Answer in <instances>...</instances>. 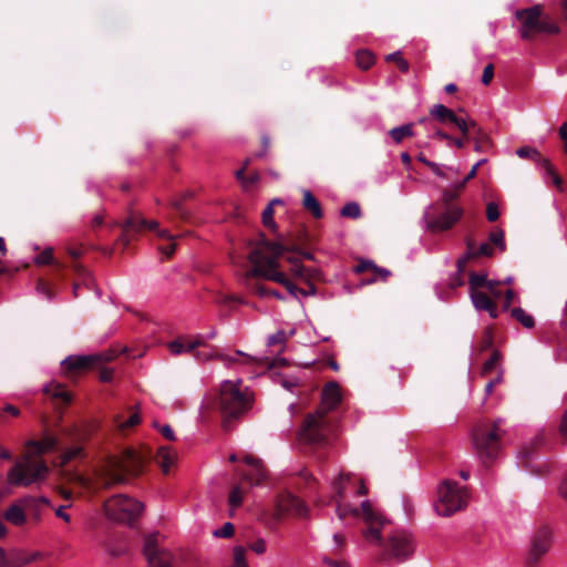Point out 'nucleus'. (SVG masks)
Wrapping results in <instances>:
<instances>
[{
    "instance_id": "nucleus-34",
    "label": "nucleus",
    "mask_w": 567,
    "mask_h": 567,
    "mask_svg": "<svg viewBox=\"0 0 567 567\" xmlns=\"http://www.w3.org/2000/svg\"><path fill=\"white\" fill-rule=\"evenodd\" d=\"M511 316L515 318L524 328L532 329L535 326L533 316L528 315L522 308H513L511 310Z\"/></svg>"
},
{
    "instance_id": "nucleus-35",
    "label": "nucleus",
    "mask_w": 567,
    "mask_h": 567,
    "mask_svg": "<svg viewBox=\"0 0 567 567\" xmlns=\"http://www.w3.org/2000/svg\"><path fill=\"white\" fill-rule=\"evenodd\" d=\"M357 65L362 70H368L374 64V56L368 50H359L355 54Z\"/></svg>"
},
{
    "instance_id": "nucleus-60",
    "label": "nucleus",
    "mask_w": 567,
    "mask_h": 567,
    "mask_svg": "<svg viewBox=\"0 0 567 567\" xmlns=\"http://www.w3.org/2000/svg\"><path fill=\"white\" fill-rule=\"evenodd\" d=\"M456 197V193H453L451 190H444L442 194V198L440 203H436V205H454L452 200Z\"/></svg>"
},
{
    "instance_id": "nucleus-22",
    "label": "nucleus",
    "mask_w": 567,
    "mask_h": 567,
    "mask_svg": "<svg viewBox=\"0 0 567 567\" xmlns=\"http://www.w3.org/2000/svg\"><path fill=\"white\" fill-rule=\"evenodd\" d=\"M21 504H23L27 515L29 514L34 520L38 522L41 518L42 507L49 504V499L44 496H25L21 497Z\"/></svg>"
},
{
    "instance_id": "nucleus-40",
    "label": "nucleus",
    "mask_w": 567,
    "mask_h": 567,
    "mask_svg": "<svg viewBox=\"0 0 567 567\" xmlns=\"http://www.w3.org/2000/svg\"><path fill=\"white\" fill-rule=\"evenodd\" d=\"M340 214L342 217L357 219L361 216V208L358 203L350 202L342 207Z\"/></svg>"
},
{
    "instance_id": "nucleus-62",
    "label": "nucleus",
    "mask_w": 567,
    "mask_h": 567,
    "mask_svg": "<svg viewBox=\"0 0 567 567\" xmlns=\"http://www.w3.org/2000/svg\"><path fill=\"white\" fill-rule=\"evenodd\" d=\"M250 549L256 554H264L266 551V542L264 539H257L250 545Z\"/></svg>"
},
{
    "instance_id": "nucleus-46",
    "label": "nucleus",
    "mask_w": 567,
    "mask_h": 567,
    "mask_svg": "<svg viewBox=\"0 0 567 567\" xmlns=\"http://www.w3.org/2000/svg\"><path fill=\"white\" fill-rule=\"evenodd\" d=\"M243 491L239 486H235L229 493V504L233 508H237L243 503Z\"/></svg>"
},
{
    "instance_id": "nucleus-13",
    "label": "nucleus",
    "mask_w": 567,
    "mask_h": 567,
    "mask_svg": "<svg viewBox=\"0 0 567 567\" xmlns=\"http://www.w3.org/2000/svg\"><path fill=\"white\" fill-rule=\"evenodd\" d=\"M158 533H153L144 538L143 554L147 560L148 567H174L173 554L159 547Z\"/></svg>"
},
{
    "instance_id": "nucleus-63",
    "label": "nucleus",
    "mask_w": 567,
    "mask_h": 567,
    "mask_svg": "<svg viewBox=\"0 0 567 567\" xmlns=\"http://www.w3.org/2000/svg\"><path fill=\"white\" fill-rule=\"evenodd\" d=\"M323 564L330 567H350L348 561L340 559V560H333L331 558H323Z\"/></svg>"
},
{
    "instance_id": "nucleus-61",
    "label": "nucleus",
    "mask_w": 567,
    "mask_h": 567,
    "mask_svg": "<svg viewBox=\"0 0 567 567\" xmlns=\"http://www.w3.org/2000/svg\"><path fill=\"white\" fill-rule=\"evenodd\" d=\"M559 433L561 437L567 442V409L561 415L560 424H559Z\"/></svg>"
},
{
    "instance_id": "nucleus-11",
    "label": "nucleus",
    "mask_w": 567,
    "mask_h": 567,
    "mask_svg": "<svg viewBox=\"0 0 567 567\" xmlns=\"http://www.w3.org/2000/svg\"><path fill=\"white\" fill-rule=\"evenodd\" d=\"M463 209L457 205H430L424 212L426 228L441 233L452 228L462 217Z\"/></svg>"
},
{
    "instance_id": "nucleus-42",
    "label": "nucleus",
    "mask_w": 567,
    "mask_h": 567,
    "mask_svg": "<svg viewBox=\"0 0 567 567\" xmlns=\"http://www.w3.org/2000/svg\"><path fill=\"white\" fill-rule=\"evenodd\" d=\"M488 240L491 244L495 245L501 251L505 250L506 245L504 241V231L501 228L492 230L488 235Z\"/></svg>"
},
{
    "instance_id": "nucleus-28",
    "label": "nucleus",
    "mask_w": 567,
    "mask_h": 567,
    "mask_svg": "<svg viewBox=\"0 0 567 567\" xmlns=\"http://www.w3.org/2000/svg\"><path fill=\"white\" fill-rule=\"evenodd\" d=\"M217 358L221 362H224L226 365H230V364H235V363L251 365L258 361L255 357L246 354L239 350L233 354H219Z\"/></svg>"
},
{
    "instance_id": "nucleus-24",
    "label": "nucleus",
    "mask_w": 567,
    "mask_h": 567,
    "mask_svg": "<svg viewBox=\"0 0 567 567\" xmlns=\"http://www.w3.org/2000/svg\"><path fill=\"white\" fill-rule=\"evenodd\" d=\"M3 517L7 522L14 526H22L27 522V513L21 504V498L11 504L6 512L3 513Z\"/></svg>"
},
{
    "instance_id": "nucleus-38",
    "label": "nucleus",
    "mask_w": 567,
    "mask_h": 567,
    "mask_svg": "<svg viewBox=\"0 0 567 567\" xmlns=\"http://www.w3.org/2000/svg\"><path fill=\"white\" fill-rule=\"evenodd\" d=\"M543 434H538L536 435L529 446H523L519 451H518V457L522 458V460H527L532 456V453L535 449H537L542 442H543Z\"/></svg>"
},
{
    "instance_id": "nucleus-49",
    "label": "nucleus",
    "mask_w": 567,
    "mask_h": 567,
    "mask_svg": "<svg viewBox=\"0 0 567 567\" xmlns=\"http://www.w3.org/2000/svg\"><path fill=\"white\" fill-rule=\"evenodd\" d=\"M82 454L81 446H72L68 449L62 455V464H66L68 462L79 457Z\"/></svg>"
},
{
    "instance_id": "nucleus-16",
    "label": "nucleus",
    "mask_w": 567,
    "mask_h": 567,
    "mask_svg": "<svg viewBox=\"0 0 567 567\" xmlns=\"http://www.w3.org/2000/svg\"><path fill=\"white\" fill-rule=\"evenodd\" d=\"M341 401L340 386L337 382H328L322 390L321 405L318 410H323L324 413H329Z\"/></svg>"
},
{
    "instance_id": "nucleus-50",
    "label": "nucleus",
    "mask_w": 567,
    "mask_h": 567,
    "mask_svg": "<svg viewBox=\"0 0 567 567\" xmlns=\"http://www.w3.org/2000/svg\"><path fill=\"white\" fill-rule=\"evenodd\" d=\"M116 350H107L101 353L92 354V357H95V364L102 363V362H110L114 360L117 357Z\"/></svg>"
},
{
    "instance_id": "nucleus-36",
    "label": "nucleus",
    "mask_w": 567,
    "mask_h": 567,
    "mask_svg": "<svg viewBox=\"0 0 567 567\" xmlns=\"http://www.w3.org/2000/svg\"><path fill=\"white\" fill-rule=\"evenodd\" d=\"M452 110L446 107L443 104H435L430 110V115L440 122L441 124H446V118H449V115H451Z\"/></svg>"
},
{
    "instance_id": "nucleus-2",
    "label": "nucleus",
    "mask_w": 567,
    "mask_h": 567,
    "mask_svg": "<svg viewBox=\"0 0 567 567\" xmlns=\"http://www.w3.org/2000/svg\"><path fill=\"white\" fill-rule=\"evenodd\" d=\"M350 481V475L340 474L339 478L334 482L333 488L336 492V504L338 517L343 520L348 517L362 518L367 527L362 530L363 538L371 545L381 544V530L390 524L370 501H363L360 507L352 506L347 503L343 489L346 484Z\"/></svg>"
},
{
    "instance_id": "nucleus-39",
    "label": "nucleus",
    "mask_w": 567,
    "mask_h": 567,
    "mask_svg": "<svg viewBox=\"0 0 567 567\" xmlns=\"http://www.w3.org/2000/svg\"><path fill=\"white\" fill-rule=\"evenodd\" d=\"M251 278L252 277L247 278V274L245 275L246 286L250 289V291L260 298L270 297L271 289L267 288L265 285L260 282H249Z\"/></svg>"
},
{
    "instance_id": "nucleus-21",
    "label": "nucleus",
    "mask_w": 567,
    "mask_h": 567,
    "mask_svg": "<svg viewBox=\"0 0 567 567\" xmlns=\"http://www.w3.org/2000/svg\"><path fill=\"white\" fill-rule=\"evenodd\" d=\"M42 558L41 551L13 549L8 553V567H23Z\"/></svg>"
},
{
    "instance_id": "nucleus-55",
    "label": "nucleus",
    "mask_w": 567,
    "mask_h": 567,
    "mask_svg": "<svg viewBox=\"0 0 567 567\" xmlns=\"http://www.w3.org/2000/svg\"><path fill=\"white\" fill-rule=\"evenodd\" d=\"M154 426L158 429L161 434L166 440H168V441H175L176 440L175 433H174L173 429L171 427V425H168V424L158 425L157 423H154Z\"/></svg>"
},
{
    "instance_id": "nucleus-59",
    "label": "nucleus",
    "mask_w": 567,
    "mask_h": 567,
    "mask_svg": "<svg viewBox=\"0 0 567 567\" xmlns=\"http://www.w3.org/2000/svg\"><path fill=\"white\" fill-rule=\"evenodd\" d=\"M493 76H494V66H493V64L489 63L484 68L483 75H482V83L485 85L489 84Z\"/></svg>"
},
{
    "instance_id": "nucleus-20",
    "label": "nucleus",
    "mask_w": 567,
    "mask_h": 567,
    "mask_svg": "<svg viewBox=\"0 0 567 567\" xmlns=\"http://www.w3.org/2000/svg\"><path fill=\"white\" fill-rule=\"evenodd\" d=\"M467 251L457 260V266L462 269L465 264L471 259L480 256L491 257L494 254V248L492 244L483 243L475 249V243L472 239L466 240Z\"/></svg>"
},
{
    "instance_id": "nucleus-37",
    "label": "nucleus",
    "mask_w": 567,
    "mask_h": 567,
    "mask_svg": "<svg viewBox=\"0 0 567 567\" xmlns=\"http://www.w3.org/2000/svg\"><path fill=\"white\" fill-rule=\"evenodd\" d=\"M488 279L486 277V275H482V274H471L470 276V280H468V284H470V293L473 292V291H482L481 288H485L488 284Z\"/></svg>"
},
{
    "instance_id": "nucleus-27",
    "label": "nucleus",
    "mask_w": 567,
    "mask_h": 567,
    "mask_svg": "<svg viewBox=\"0 0 567 567\" xmlns=\"http://www.w3.org/2000/svg\"><path fill=\"white\" fill-rule=\"evenodd\" d=\"M158 224L155 220L147 221L141 216L131 215L125 223V229L133 231H141L144 228H148L151 230L157 229Z\"/></svg>"
},
{
    "instance_id": "nucleus-9",
    "label": "nucleus",
    "mask_w": 567,
    "mask_h": 567,
    "mask_svg": "<svg viewBox=\"0 0 567 567\" xmlns=\"http://www.w3.org/2000/svg\"><path fill=\"white\" fill-rule=\"evenodd\" d=\"M437 495L434 508L440 516H451L467 505V491L450 480L442 482Z\"/></svg>"
},
{
    "instance_id": "nucleus-14",
    "label": "nucleus",
    "mask_w": 567,
    "mask_h": 567,
    "mask_svg": "<svg viewBox=\"0 0 567 567\" xmlns=\"http://www.w3.org/2000/svg\"><path fill=\"white\" fill-rule=\"evenodd\" d=\"M551 530L549 527L539 528L532 537L530 548L527 555V565L535 566L545 556L551 546Z\"/></svg>"
},
{
    "instance_id": "nucleus-33",
    "label": "nucleus",
    "mask_w": 567,
    "mask_h": 567,
    "mask_svg": "<svg viewBox=\"0 0 567 567\" xmlns=\"http://www.w3.org/2000/svg\"><path fill=\"white\" fill-rule=\"evenodd\" d=\"M389 134L392 137V140L396 144H399L404 138L413 136V124L410 123L402 126L393 127L392 130H390Z\"/></svg>"
},
{
    "instance_id": "nucleus-58",
    "label": "nucleus",
    "mask_w": 567,
    "mask_h": 567,
    "mask_svg": "<svg viewBox=\"0 0 567 567\" xmlns=\"http://www.w3.org/2000/svg\"><path fill=\"white\" fill-rule=\"evenodd\" d=\"M378 269V266H375L371 260H361L354 268L355 272L361 274L368 270Z\"/></svg>"
},
{
    "instance_id": "nucleus-18",
    "label": "nucleus",
    "mask_w": 567,
    "mask_h": 567,
    "mask_svg": "<svg viewBox=\"0 0 567 567\" xmlns=\"http://www.w3.org/2000/svg\"><path fill=\"white\" fill-rule=\"evenodd\" d=\"M473 306L478 311H486L492 319L498 317V310L495 300L485 291L471 292Z\"/></svg>"
},
{
    "instance_id": "nucleus-3",
    "label": "nucleus",
    "mask_w": 567,
    "mask_h": 567,
    "mask_svg": "<svg viewBox=\"0 0 567 567\" xmlns=\"http://www.w3.org/2000/svg\"><path fill=\"white\" fill-rule=\"evenodd\" d=\"M56 445V437L50 434H45L41 441H28L27 447L29 451L8 472L9 485L30 486L44 480L49 468L44 461L37 460L34 456L48 453L54 450Z\"/></svg>"
},
{
    "instance_id": "nucleus-25",
    "label": "nucleus",
    "mask_w": 567,
    "mask_h": 567,
    "mask_svg": "<svg viewBox=\"0 0 567 567\" xmlns=\"http://www.w3.org/2000/svg\"><path fill=\"white\" fill-rule=\"evenodd\" d=\"M203 344L200 337L194 339H176L168 343V349L174 355L194 351L197 347Z\"/></svg>"
},
{
    "instance_id": "nucleus-7",
    "label": "nucleus",
    "mask_w": 567,
    "mask_h": 567,
    "mask_svg": "<svg viewBox=\"0 0 567 567\" xmlns=\"http://www.w3.org/2000/svg\"><path fill=\"white\" fill-rule=\"evenodd\" d=\"M515 18L520 22L519 34L524 40H530L537 33L557 34L559 32V27L544 16L539 4L517 10Z\"/></svg>"
},
{
    "instance_id": "nucleus-57",
    "label": "nucleus",
    "mask_w": 567,
    "mask_h": 567,
    "mask_svg": "<svg viewBox=\"0 0 567 567\" xmlns=\"http://www.w3.org/2000/svg\"><path fill=\"white\" fill-rule=\"evenodd\" d=\"M498 281L489 280L487 286L485 287L486 291L493 299H498L501 297V291L497 288Z\"/></svg>"
},
{
    "instance_id": "nucleus-54",
    "label": "nucleus",
    "mask_w": 567,
    "mask_h": 567,
    "mask_svg": "<svg viewBox=\"0 0 567 567\" xmlns=\"http://www.w3.org/2000/svg\"><path fill=\"white\" fill-rule=\"evenodd\" d=\"M285 342H286V333H285V331L279 330L276 333L269 336L267 344L276 346V344H284Z\"/></svg>"
},
{
    "instance_id": "nucleus-52",
    "label": "nucleus",
    "mask_w": 567,
    "mask_h": 567,
    "mask_svg": "<svg viewBox=\"0 0 567 567\" xmlns=\"http://www.w3.org/2000/svg\"><path fill=\"white\" fill-rule=\"evenodd\" d=\"M484 163H486V158H482L480 159L473 167L472 169L468 172V174L465 176V178L456 186V189L460 190L462 189L465 184L475 177L476 173H477V169L481 165H483Z\"/></svg>"
},
{
    "instance_id": "nucleus-41",
    "label": "nucleus",
    "mask_w": 567,
    "mask_h": 567,
    "mask_svg": "<svg viewBox=\"0 0 567 567\" xmlns=\"http://www.w3.org/2000/svg\"><path fill=\"white\" fill-rule=\"evenodd\" d=\"M501 359H502L501 352L497 350H494L492 355L489 357V359L484 362L483 368H482V374L486 375V374L491 373L496 368V365L499 363Z\"/></svg>"
},
{
    "instance_id": "nucleus-6",
    "label": "nucleus",
    "mask_w": 567,
    "mask_h": 567,
    "mask_svg": "<svg viewBox=\"0 0 567 567\" xmlns=\"http://www.w3.org/2000/svg\"><path fill=\"white\" fill-rule=\"evenodd\" d=\"M503 420L483 422L472 431V443L477 456L485 463L497 457L506 431L502 427Z\"/></svg>"
},
{
    "instance_id": "nucleus-30",
    "label": "nucleus",
    "mask_w": 567,
    "mask_h": 567,
    "mask_svg": "<svg viewBox=\"0 0 567 567\" xmlns=\"http://www.w3.org/2000/svg\"><path fill=\"white\" fill-rule=\"evenodd\" d=\"M446 124L457 127L465 137L468 135L470 130L476 126L474 121L457 116L454 111H452L449 118H446Z\"/></svg>"
},
{
    "instance_id": "nucleus-53",
    "label": "nucleus",
    "mask_w": 567,
    "mask_h": 567,
    "mask_svg": "<svg viewBox=\"0 0 567 567\" xmlns=\"http://www.w3.org/2000/svg\"><path fill=\"white\" fill-rule=\"evenodd\" d=\"M234 534V525L229 522L225 523L221 528L214 530L213 535L219 538H227Z\"/></svg>"
},
{
    "instance_id": "nucleus-15",
    "label": "nucleus",
    "mask_w": 567,
    "mask_h": 567,
    "mask_svg": "<svg viewBox=\"0 0 567 567\" xmlns=\"http://www.w3.org/2000/svg\"><path fill=\"white\" fill-rule=\"evenodd\" d=\"M280 240H287L290 245L297 246V250L293 252L298 255L288 256L286 257V260L290 264V272L292 274L293 277L301 279L303 281H309V279H311L312 277L311 270L306 269L303 267V265L301 264V259L305 258L312 260V254L307 251H299L298 244L288 236L279 235L276 241Z\"/></svg>"
},
{
    "instance_id": "nucleus-4",
    "label": "nucleus",
    "mask_w": 567,
    "mask_h": 567,
    "mask_svg": "<svg viewBox=\"0 0 567 567\" xmlns=\"http://www.w3.org/2000/svg\"><path fill=\"white\" fill-rule=\"evenodd\" d=\"M254 395L244 386L240 379L225 380L220 383L215 403L221 414V426L231 431L235 422L252 406Z\"/></svg>"
},
{
    "instance_id": "nucleus-8",
    "label": "nucleus",
    "mask_w": 567,
    "mask_h": 567,
    "mask_svg": "<svg viewBox=\"0 0 567 567\" xmlns=\"http://www.w3.org/2000/svg\"><path fill=\"white\" fill-rule=\"evenodd\" d=\"M389 524L381 530V534L385 532ZM379 546L383 547L381 559L403 563L409 559L415 549V544L412 535L404 529H394L386 533V540Z\"/></svg>"
},
{
    "instance_id": "nucleus-48",
    "label": "nucleus",
    "mask_w": 567,
    "mask_h": 567,
    "mask_svg": "<svg viewBox=\"0 0 567 567\" xmlns=\"http://www.w3.org/2000/svg\"><path fill=\"white\" fill-rule=\"evenodd\" d=\"M245 548L243 546H237L234 548V567H248L245 560Z\"/></svg>"
},
{
    "instance_id": "nucleus-12",
    "label": "nucleus",
    "mask_w": 567,
    "mask_h": 567,
    "mask_svg": "<svg viewBox=\"0 0 567 567\" xmlns=\"http://www.w3.org/2000/svg\"><path fill=\"white\" fill-rule=\"evenodd\" d=\"M106 516L115 522L131 523L143 511V504L126 495L118 494L104 502Z\"/></svg>"
},
{
    "instance_id": "nucleus-44",
    "label": "nucleus",
    "mask_w": 567,
    "mask_h": 567,
    "mask_svg": "<svg viewBox=\"0 0 567 567\" xmlns=\"http://www.w3.org/2000/svg\"><path fill=\"white\" fill-rule=\"evenodd\" d=\"M386 60L394 61L398 64V68L400 69V71H402V72L409 71V68H410L409 62L405 59H403L400 51L389 54L386 56Z\"/></svg>"
},
{
    "instance_id": "nucleus-29",
    "label": "nucleus",
    "mask_w": 567,
    "mask_h": 567,
    "mask_svg": "<svg viewBox=\"0 0 567 567\" xmlns=\"http://www.w3.org/2000/svg\"><path fill=\"white\" fill-rule=\"evenodd\" d=\"M302 205L305 209L310 212L315 218L319 219L323 216V212L319 200L309 189H305L302 192Z\"/></svg>"
},
{
    "instance_id": "nucleus-23",
    "label": "nucleus",
    "mask_w": 567,
    "mask_h": 567,
    "mask_svg": "<svg viewBox=\"0 0 567 567\" xmlns=\"http://www.w3.org/2000/svg\"><path fill=\"white\" fill-rule=\"evenodd\" d=\"M95 357L90 355H69L61 364L65 371H79L84 370L95 364Z\"/></svg>"
},
{
    "instance_id": "nucleus-47",
    "label": "nucleus",
    "mask_w": 567,
    "mask_h": 567,
    "mask_svg": "<svg viewBox=\"0 0 567 567\" xmlns=\"http://www.w3.org/2000/svg\"><path fill=\"white\" fill-rule=\"evenodd\" d=\"M434 136H436L440 140H445L450 144L455 145L457 148H462L464 146V140L463 138H454L450 136L447 133L439 130L434 133Z\"/></svg>"
},
{
    "instance_id": "nucleus-56",
    "label": "nucleus",
    "mask_w": 567,
    "mask_h": 567,
    "mask_svg": "<svg viewBox=\"0 0 567 567\" xmlns=\"http://www.w3.org/2000/svg\"><path fill=\"white\" fill-rule=\"evenodd\" d=\"M486 217L489 221H495L498 219L499 217V210H498V206L491 202L487 204L486 206Z\"/></svg>"
},
{
    "instance_id": "nucleus-19",
    "label": "nucleus",
    "mask_w": 567,
    "mask_h": 567,
    "mask_svg": "<svg viewBox=\"0 0 567 567\" xmlns=\"http://www.w3.org/2000/svg\"><path fill=\"white\" fill-rule=\"evenodd\" d=\"M278 512L292 513L298 516H305L307 514V507L305 503L295 495L286 494L278 499Z\"/></svg>"
},
{
    "instance_id": "nucleus-32",
    "label": "nucleus",
    "mask_w": 567,
    "mask_h": 567,
    "mask_svg": "<svg viewBox=\"0 0 567 567\" xmlns=\"http://www.w3.org/2000/svg\"><path fill=\"white\" fill-rule=\"evenodd\" d=\"M44 392L52 398L61 399L65 403L71 401L70 393L66 391L65 386L60 383L52 382L45 385Z\"/></svg>"
},
{
    "instance_id": "nucleus-31",
    "label": "nucleus",
    "mask_w": 567,
    "mask_h": 567,
    "mask_svg": "<svg viewBox=\"0 0 567 567\" xmlns=\"http://www.w3.org/2000/svg\"><path fill=\"white\" fill-rule=\"evenodd\" d=\"M176 458L175 452L168 446H161L157 452V463L163 468L164 472H167L169 467L174 464Z\"/></svg>"
},
{
    "instance_id": "nucleus-10",
    "label": "nucleus",
    "mask_w": 567,
    "mask_h": 567,
    "mask_svg": "<svg viewBox=\"0 0 567 567\" xmlns=\"http://www.w3.org/2000/svg\"><path fill=\"white\" fill-rule=\"evenodd\" d=\"M330 432L331 421L328 414L323 410H317L305 417L299 439L306 443L322 445L327 443Z\"/></svg>"
},
{
    "instance_id": "nucleus-51",
    "label": "nucleus",
    "mask_w": 567,
    "mask_h": 567,
    "mask_svg": "<svg viewBox=\"0 0 567 567\" xmlns=\"http://www.w3.org/2000/svg\"><path fill=\"white\" fill-rule=\"evenodd\" d=\"M37 265H48L53 261V249L45 248L39 256L34 259Z\"/></svg>"
},
{
    "instance_id": "nucleus-1",
    "label": "nucleus",
    "mask_w": 567,
    "mask_h": 567,
    "mask_svg": "<svg viewBox=\"0 0 567 567\" xmlns=\"http://www.w3.org/2000/svg\"><path fill=\"white\" fill-rule=\"evenodd\" d=\"M261 246L269 255H265L260 248L250 251L248 258L254 267L247 271V278L262 277L278 282L282 285L293 298H298L299 288L280 270L279 262L280 257L284 256V251H296L297 246L290 245L287 240L272 243L267 239L261 240Z\"/></svg>"
},
{
    "instance_id": "nucleus-26",
    "label": "nucleus",
    "mask_w": 567,
    "mask_h": 567,
    "mask_svg": "<svg viewBox=\"0 0 567 567\" xmlns=\"http://www.w3.org/2000/svg\"><path fill=\"white\" fill-rule=\"evenodd\" d=\"M516 154L520 157V158H532L534 159L535 162H537L539 165H542L546 172H550L553 171V165L550 164V162L543 157L539 152L534 148V147H529V146H523V147H519L517 151H516Z\"/></svg>"
},
{
    "instance_id": "nucleus-17",
    "label": "nucleus",
    "mask_w": 567,
    "mask_h": 567,
    "mask_svg": "<svg viewBox=\"0 0 567 567\" xmlns=\"http://www.w3.org/2000/svg\"><path fill=\"white\" fill-rule=\"evenodd\" d=\"M244 462L248 465L249 470L243 474L244 480L252 485L262 483L266 480L267 471L261 464V461L251 455H247Z\"/></svg>"
},
{
    "instance_id": "nucleus-64",
    "label": "nucleus",
    "mask_w": 567,
    "mask_h": 567,
    "mask_svg": "<svg viewBox=\"0 0 567 567\" xmlns=\"http://www.w3.org/2000/svg\"><path fill=\"white\" fill-rule=\"evenodd\" d=\"M306 282L308 284L309 288H308V289H301V288H299L298 297H299V296H301V297H308V296H315V295H316L317 289H316L315 285H313V284H311V282H310V280H309V281H306Z\"/></svg>"
},
{
    "instance_id": "nucleus-5",
    "label": "nucleus",
    "mask_w": 567,
    "mask_h": 567,
    "mask_svg": "<svg viewBox=\"0 0 567 567\" xmlns=\"http://www.w3.org/2000/svg\"><path fill=\"white\" fill-rule=\"evenodd\" d=\"M143 466L142 457L134 450H125L122 454L111 456L94 470L93 486L109 489L125 484L128 476L137 475Z\"/></svg>"
},
{
    "instance_id": "nucleus-45",
    "label": "nucleus",
    "mask_w": 567,
    "mask_h": 567,
    "mask_svg": "<svg viewBox=\"0 0 567 567\" xmlns=\"http://www.w3.org/2000/svg\"><path fill=\"white\" fill-rule=\"evenodd\" d=\"M262 224L270 228L271 230L277 229V225L274 220V208L271 205H267V207L262 212Z\"/></svg>"
},
{
    "instance_id": "nucleus-43",
    "label": "nucleus",
    "mask_w": 567,
    "mask_h": 567,
    "mask_svg": "<svg viewBox=\"0 0 567 567\" xmlns=\"http://www.w3.org/2000/svg\"><path fill=\"white\" fill-rule=\"evenodd\" d=\"M141 422V415L136 411L130 415V417L125 421H120V419L116 420V424L118 430L124 431L126 429L133 427L137 425Z\"/></svg>"
}]
</instances>
